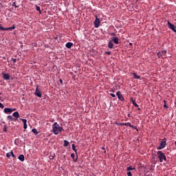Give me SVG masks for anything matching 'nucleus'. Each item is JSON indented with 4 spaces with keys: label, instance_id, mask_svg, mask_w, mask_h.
<instances>
[{
    "label": "nucleus",
    "instance_id": "f257e3e1",
    "mask_svg": "<svg viewBox=\"0 0 176 176\" xmlns=\"http://www.w3.org/2000/svg\"><path fill=\"white\" fill-rule=\"evenodd\" d=\"M52 131L55 135H58V134H60L61 131H64V129L63 127L60 126L59 124H57V122H54L52 124Z\"/></svg>",
    "mask_w": 176,
    "mask_h": 176
},
{
    "label": "nucleus",
    "instance_id": "f03ea898",
    "mask_svg": "<svg viewBox=\"0 0 176 176\" xmlns=\"http://www.w3.org/2000/svg\"><path fill=\"white\" fill-rule=\"evenodd\" d=\"M157 155L158 156V158L160 159V163H163V161L167 160V158L166 157V155L163 153L162 151H157Z\"/></svg>",
    "mask_w": 176,
    "mask_h": 176
},
{
    "label": "nucleus",
    "instance_id": "7ed1b4c3",
    "mask_svg": "<svg viewBox=\"0 0 176 176\" xmlns=\"http://www.w3.org/2000/svg\"><path fill=\"white\" fill-rule=\"evenodd\" d=\"M166 145H167V140L166 138H164L162 141L160 142V146L157 147V149L158 151H160L162 149H164L166 148Z\"/></svg>",
    "mask_w": 176,
    "mask_h": 176
},
{
    "label": "nucleus",
    "instance_id": "20e7f679",
    "mask_svg": "<svg viewBox=\"0 0 176 176\" xmlns=\"http://www.w3.org/2000/svg\"><path fill=\"white\" fill-rule=\"evenodd\" d=\"M14 28H16V26L14 25L10 28H3L2 27V25H0L1 31H12V30H14Z\"/></svg>",
    "mask_w": 176,
    "mask_h": 176
},
{
    "label": "nucleus",
    "instance_id": "39448f33",
    "mask_svg": "<svg viewBox=\"0 0 176 176\" xmlns=\"http://www.w3.org/2000/svg\"><path fill=\"white\" fill-rule=\"evenodd\" d=\"M167 24H168V27L170 30H171L172 31H173V32H175L176 33V28L175 26L174 25V24L170 23V21H167Z\"/></svg>",
    "mask_w": 176,
    "mask_h": 176
},
{
    "label": "nucleus",
    "instance_id": "423d86ee",
    "mask_svg": "<svg viewBox=\"0 0 176 176\" xmlns=\"http://www.w3.org/2000/svg\"><path fill=\"white\" fill-rule=\"evenodd\" d=\"M96 19L94 21V27L95 28H98V27H100V23H101V21H100V19H98V16H97V15L95 16Z\"/></svg>",
    "mask_w": 176,
    "mask_h": 176
},
{
    "label": "nucleus",
    "instance_id": "0eeeda50",
    "mask_svg": "<svg viewBox=\"0 0 176 176\" xmlns=\"http://www.w3.org/2000/svg\"><path fill=\"white\" fill-rule=\"evenodd\" d=\"M35 96L41 98L42 97V92L39 90V86L36 87V91L34 92Z\"/></svg>",
    "mask_w": 176,
    "mask_h": 176
},
{
    "label": "nucleus",
    "instance_id": "6e6552de",
    "mask_svg": "<svg viewBox=\"0 0 176 176\" xmlns=\"http://www.w3.org/2000/svg\"><path fill=\"white\" fill-rule=\"evenodd\" d=\"M166 54H167V50H162V52H159L157 54V56L158 58H160L162 56H166Z\"/></svg>",
    "mask_w": 176,
    "mask_h": 176
},
{
    "label": "nucleus",
    "instance_id": "1a4fd4ad",
    "mask_svg": "<svg viewBox=\"0 0 176 176\" xmlns=\"http://www.w3.org/2000/svg\"><path fill=\"white\" fill-rule=\"evenodd\" d=\"M116 96L118 100H120V101H124V98L123 97V95H122V93L120 92V91H118L116 93Z\"/></svg>",
    "mask_w": 176,
    "mask_h": 176
},
{
    "label": "nucleus",
    "instance_id": "9d476101",
    "mask_svg": "<svg viewBox=\"0 0 176 176\" xmlns=\"http://www.w3.org/2000/svg\"><path fill=\"white\" fill-rule=\"evenodd\" d=\"M3 111L5 113H10L14 111H16V109L5 108Z\"/></svg>",
    "mask_w": 176,
    "mask_h": 176
},
{
    "label": "nucleus",
    "instance_id": "9b49d317",
    "mask_svg": "<svg viewBox=\"0 0 176 176\" xmlns=\"http://www.w3.org/2000/svg\"><path fill=\"white\" fill-rule=\"evenodd\" d=\"M2 75L5 80H9V79H10V75H9V74L2 73Z\"/></svg>",
    "mask_w": 176,
    "mask_h": 176
},
{
    "label": "nucleus",
    "instance_id": "f8f14e48",
    "mask_svg": "<svg viewBox=\"0 0 176 176\" xmlns=\"http://www.w3.org/2000/svg\"><path fill=\"white\" fill-rule=\"evenodd\" d=\"M111 41L116 45H119V43H119V38L118 37H113Z\"/></svg>",
    "mask_w": 176,
    "mask_h": 176
},
{
    "label": "nucleus",
    "instance_id": "ddd939ff",
    "mask_svg": "<svg viewBox=\"0 0 176 176\" xmlns=\"http://www.w3.org/2000/svg\"><path fill=\"white\" fill-rule=\"evenodd\" d=\"M107 46L109 47V49H113V43L112 41H110L108 44Z\"/></svg>",
    "mask_w": 176,
    "mask_h": 176
},
{
    "label": "nucleus",
    "instance_id": "4468645a",
    "mask_svg": "<svg viewBox=\"0 0 176 176\" xmlns=\"http://www.w3.org/2000/svg\"><path fill=\"white\" fill-rule=\"evenodd\" d=\"M66 47H67V49H71L72 47V46H74V43L69 42L66 43Z\"/></svg>",
    "mask_w": 176,
    "mask_h": 176
},
{
    "label": "nucleus",
    "instance_id": "2eb2a0df",
    "mask_svg": "<svg viewBox=\"0 0 176 176\" xmlns=\"http://www.w3.org/2000/svg\"><path fill=\"white\" fill-rule=\"evenodd\" d=\"M131 101L133 103V105H134V107H135L136 108H138V104L135 102V100H133V98H131Z\"/></svg>",
    "mask_w": 176,
    "mask_h": 176
},
{
    "label": "nucleus",
    "instance_id": "dca6fc26",
    "mask_svg": "<svg viewBox=\"0 0 176 176\" xmlns=\"http://www.w3.org/2000/svg\"><path fill=\"white\" fill-rule=\"evenodd\" d=\"M70 156L73 159V162H78V158L75 159V153H72Z\"/></svg>",
    "mask_w": 176,
    "mask_h": 176
},
{
    "label": "nucleus",
    "instance_id": "f3484780",
    "mask_svg": "<svg viewBox=\"0 0 176 176\" xmlns=\"http://www.w3.org/2000/svg\"><path fill=\"white\" fill-rule=\"evenodd\" d=\"M19 160H20L21 162H24L25 160V157H24V155H20L18 157Z\"/></svg>",
    "mask_w": 176,
    "mask_h": 176
},
{
    "label": "nucleus",
    "instance_id": "a211bd4d",
    "mask_svg": "<svg viewBox=\"0 0 176 176\" xmlns=\"http://www.w3.org/2000/svg\"><path fill=\"white\" fill-rule=\"evenodd\" d=\"M36 10H37L40 14H42V11L41 10V7H39V6L36 5Z\"/></svg>",
    "mask_w": 176,
    "mask_h": 176
},
{
    "label": "nucleus",
    "instance_id": "6ab92c4d",
    "mask_svg": "<svg viewBox=\"0 0 176 176\" xmlns=\"http://www.w3.org/2000/svg\"><path fill=\"white\" fill-rule=\"evenodd\" d=\"M12 115L14 118H20V114H19V111H15Z\"/></svg>",
    "mask_w": 176,
    "mask_h": 176
},
{
    "label": "nucleus",
    "instance_id": "aec40b11",
    "mask_svg": "<svg viewBox=\"0 0 176 176\" xmlns=\"http://www.w3.org/2000/svg\"><path fill=\"white\" fill-rule=\"evenodd\" d=\"M134 79H141V76L137 75L135 73L133 74Z\"/></svg>",
    "mask_w": 176,
    "mask_h": 176
},
{
    "label": "nucleus",
    "instance_id": "412c9836",
    "mask_svg": "<svg viewBox=\"0 0 176 176\" xmlns=\"http://www.w3.org/2000/svg\"><path fill=\"white\" fill-rule=\"evenodd\" d=\"M32 133H34V134H35V135H38V134H39V132L38 131V130H36V129H32Z\"/></svg>",
    "mask_w": 176,
    "mask_h": 176
},
{
    "label": "nucleus",
    "instance_id": "4be33fe9",
    "mask_svg": "<svg viewBox=\"0 0 176 176\" xmlns=\"http://www.w3.org/2000/svg\"><path fill=\"white\" fill-rule=\"evenodd\" d=\"M72 148L73 151L75 152V153H78V151L76 150V146L74 144H72Z\"/></svg>",
    "mask_w": 176,
    "mask_h": 176
},
{
    "label": "nucleus",
    "instance_id": "5701e85b",
    "mask_svg": "<svg viewBox=\"0 0 176 176\" xmlns=\"http://www.w3.org/2000/svg\"><path fill=\"white\" fill-rule=\"evenodd\" d=\"M131 170H135V168H133V166H130L126 168L127 171H131Z\"/></svg>",
    "mask_w": 176,
    "mask_h": 176
},
{
    "label": "nucleus",
    "instance_id": "b1692460",
    "mask_svg": "<svg viewBox=\"0 0 176 176\" xmlns=\"http://www.w3.org/2000/svg\"><path fill=\"white\" fill-rule=\"evenodd\" d=\"M68 145H69V142H68L67 140H64V144L63 146H68Z\"/></svg>",
    "mask_w": 176,
    "mask_h": 176
},
{
    "label": "nucleus",
    "instance_id": "393cba45",
    "mask_svg": "<svg viewBox=\"0 0 176 176\" xmlns=\"http://www.w3.org/2000/svg\"><path fill=\"white\" fill-rule=\"evenodd\" d=\"M126 126H128V127H132V129H135V126H133V125H131L130 122H127Z\"/></svg>",
    "mask_w": 176,
    "mask_h": 176
},
{
    "label": "nucleus",
    "instance_id": "a878e982",
    "mask_svg": "<svg viewBox=\"0 0 176 176\" xmlns=\"http://www.w3.org/2000/svg\"><path fill=\"white\" fill-rule=\"evenodd\" d=\"M3 127H4L3 131L4 133H6V131H8V126L6 125H4Z\"/></svg>",
    "mask_w": 176,
    "mask_h": 176
},
{
    "label": "nucleus",
    "instance_id": "bb28decb",
    "mask_svg": "<svg viewBox=\"0 0 176 176\" xmlns=\"http://www.w3.org/2000/svg\"><path fill=\"white\" fill-rule=\"evenodd\" d=\"M8 119H9V120H14L13 116H8Z\"/></svg>",
    "mask_w": 176,
    "mask_h": 176
},
{
    "label": "nucleus",
    "instance_id": "cd10ccee",
    "mask_svg": "<svg viewBox=\"0 0 176 176\" xmlns=\"http://www.w3.org/2000/svg\"><path fill=\"white\" fill-rule=\"evenodd\" d=\"M21 120L23 122V124H27V120L25 119H21Z\"/></svg>",
    "mask_w": 176,
    "mask_h": 176
},
{
    "label": "nucleus",
    "instance_id": "c85d7f7f",
    "mask_svg": "<svg viewBox=\"0 0 176 176\" xmlns=\"http://www.w3.org/2000/svg\"><path fill=\"white\" fill-rule=\"evenodd\" d=\"M12 6H14V8H19V6L16 5V1L12 3Z\"/></svg>",
    "mask_w": 176,
    "mask_h": 176
},
{
    "label": "nucleus",
    "instance_id": "c756f323",
    "mask_svg": "<svg viewBox=\"0 0 176 176\" xmlns=\"http://www.w3.org/2000/svg\"><path fill=\"white\" fill-rule=\"evenodd\" d=\"M12 155H11V151L10 153H7L6 154V157H10Z\"/></svg>",
    "mask_w": 176,
    "mask_h": 176
},
{
    "label": "nucleus",
    "instance_id": "7c9ffc66",
    "mask_svg": "<svg viewBox=\"0 0 176 176\" xmlns=\"http://www.w3.org/2000/svg\"><path fill=\"white\" fill-rule=\"evenodd\" d=\"M11 156H12L14 157V159H16V155H14L13 151H11Z\"/></svg>",
    "mask_w": 176,
    "mask_h": 176
},
{
    "label": "nucleus",
    "instance_id": "2f4dec72",
    "mask_svg": "<svg viewBox=\"0 0 176 176\" xmlns=\"http://www.w3.org/2000/svg\"><path fill=\"white\" fill-rule=\"evenodd\" d=\"M49 158L50 159V160H53V159H54V155H50Z\"/></svg>",
    "mask_w": 176,
    "mask_h": 176
},
{
    "label": "nucleus",
    "instance_id": "473e14b6",
    "mask_svg": "<svg viewBox=\"0 0 176 176\" xmlns=\"http://www.w3.org/2000/svg\"><path fill=\"white\" fill-rule=\"evenodd\" d=\"M126 174L128 176H133V174L131 173V171H128Z\"/></svg>",
    "mask_w": 176,
    "mask_h": 176
},
{
    "label": "nucleus",
    "instance_id": "72a5a7b5",
    "mask_svg": "<svg viewBox=\"0 0 176 176\" xmlns=\"http://www.w3.org/2000/svg\"><path fill=\"white\" fill-rule=\"evenodd\" d=\"M0 108H1V109H3V108H5V106H3V104L1 102H0Z\"/></svg>",
    "mask_w": 176,
    "mask_h": 176
},
{
    "label": "nucleus",
    "instance_id": "f704fd0d",
    "mask_svg": "<svg viewBox=\"0 0 176 176\" xmlns=\"http://www.w3.org/2000/svg\"><path fill=\"white\" fill-rule=\"evenodd\" d=\"M164 108H168V106L166 104V100H164Z\"/></svg>",
    "mask_w": 176,
    "mask_h": 176
},
{
    "label": "nucleus",
    "instance_id": "c9c22d12",
    "mask_svg": "<svg viewBox=\"0 0 176 176\" xmlns=\"http://www.w3.org/2000/svg\"><path fill=\"white\" fill-rule=\"evenodd\" d=\"M13 64H16V61H17V58H12Z\"/></svg>",
    "mask_w": 176,
    "mask_h": 176
},
{
    "label": "nucleus",
    "instance_id": "e433bc0d",
    "mask_svg": "<svg viewBox=\"0 0 176 176\" xmlns=\"http://www.w3.org/2000/svg\"><path fill=\"white\" fill-rule=\"evenodd\" d=\"M110 96L111 97H113V98H115V97H116V96L115 95V94H110Z\"/></svg>",
    "mask_w": 176,
    "mask_h": 176
},
{
    "label": "nucleus",
    "instance_id": "4c0bfd02",
    "mask_svg": "<svg viewBox=\"0 0 176 176\" xmlns=\"http://www.w3.org/2000/svg\"><path fill=\"white\" fill-rule=\"evenodd\" d=\"M105 54H107L108 56H111V52H106Z\"/></svg>",
    "mask_w": 176,
    "mask_h": 176
},
{
    "label": "nucleus",
    "instance_id": "58836bf2",
    "mask_svg": "<svg viewBox=\"0 0 176 176\" xmlns=\"http://www.w3.org/2000/svg\"><path fill=\"white\" fill-rule=\"evenodd\" d=\"M27 124H23V129H25V130L27 129Z\"/></svg>",
    "mask_w": 176,
    "mask_h": 176
},
{
    "label": "nucleus",
    "instance_id": "ea45409f",
    "mask_svg": "<svg viewBox=\"0 0 176 176\" xmlns=\"http://www.w3.org/2000/svg\"><path fill=\"white\" fill-rule=\"evenodd\" d=\"M121 126H127V123H123L120 124Z\"/></svg>",
    "mask_w": 176,
    "mask_h": 176
},
{
    "label": "nucleus",
    "instance_id": "a19ab883",
    "mask_svg": "<svg viewBox=\"0 0 176 176\" xmlns=\"http://www.w3.org/2000/svg\"><path fill=\"white\" fill-rule=\"evenodd\" d=\"M59 82H60V85H63V80L62 79H60Z\"/></svg>",
    "mask_w": 176,
    "mask_h": 176
},
{
    "label": "nucleus",
    "instance_id": "79ce46f5",
    "mask_svg": "<svg viewBox=\"0 0 176 176\" xmlns=\"http://www.w3.org/2000/svg\"><path fill=\"white\" fill-rule=\"evenodd\" d=\"M129 46H133V43H129Z\"/></svg>",
    "mask_w": 176,
    "mask_h": 176
},
{
    "label": "nucleus",
    "instance_id": "37998d69",
    "mask_svg": "<svg viewBox=\"0 0 176 176\" xmlns=\"http://www.w3.org/2000/svg\"><path fill=\"white\" fill-rule=\"evenodd\" d=\"M138 111H140V107H138Z\"/></svg>",
    "mask_w": 176,
    "mask_h": 176
},
{
    "label": "nucleus",
    "instance_id": "c03bdc74",
    "mask_svg": "<svg viewBox=\"0 0 176 176\" xmlns=\"http://www.w3.org/2000/svg\"><path fill=\"white\" fill-rule=\"evenodd\" d=\"M2 93L0 92V96H1Z\"/></svg>",
    "mask_w": 176,
    "mask_h": 176
},
{
    "label": "nucleus",
    "instance_id": "a18cd8bd",
    "mask_svg": "<svg viewBox=\"0 0 176 176\" xmlns=\"http://www.w3.org/2000/svg\"><path fill=\"white\" fill-rule=\"evenodd\" d=\"M137 2H138V0H136Z\"/></svg>",
    "mask_w": 176,
    "mask_h": 176
},
{
    "label": "nucleus",
    "instance_id": "49530a36",
    "mask_svg": "<svg viewBox=\"0 0 176 176\" xmlns=\"http://www.w3.org/2000/svg\"><path fill=\"white\" fill-rule=\"evenodd\" d=\"M112 35H115V34H112Z\"/></svg>",
    "mask_w": 176,
    "mask_h": 176
},
{
    "label": "nucleus",
    "instance_id": "de8ad7c7",
    "mask_svg": "<svg viewBox=\"0 0 176 176\" xmlns=\"http://www.w3.org/2000/svg\"><path fill=\"white\" fill-rule=\"evenodd\" d=\"M175 28H176V26H175Z\"/></svg>",
    "mask_w": 176,
    "mask_h": 176
}]
</instances>
